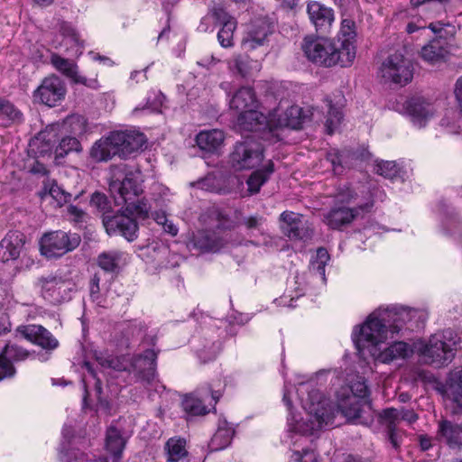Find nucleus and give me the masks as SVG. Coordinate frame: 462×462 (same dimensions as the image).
Wrapping results in <instances>:
<instances>
[{
    "label": "nucleus",
    "mask_w": 462,
    "mask_h": 462,
    "mask_svg": "<svg viewBox=\"0 0 462 462\" xmlns=\"http://www.w3.org/2000/svg\"><path fill=\"white\" fill-rule=\"evenodd\" d=\"M420 316L418 310L404 307L380 308L367 317L358 331L354 330L353 340L360 353L367 348L371 355L375 356L380 344L393 338L405 323Z\"/></svg>",
    "instance_id": "obj_1"
},
{
    "label": "nucleus",
    "mask_w": 462,
    "mask_h": 462,
    "mask_svg": "<svg viewBox=\"0 0 462 462\" xmlns=\"http://www.w3.org/2000/svg\"><path fill=\"white\" fill-rule=\"evenodd\" d=\"M374 196V189L368 186L339 188L335 195V206L324 215V222L332 229L350 225L371 212Z\"/></svg>",
    "instance_id": "obj_2"
},
{
    "label": "nucleus",
    "mask_w": 462,
    "mask_h": 462,
    "mask_svg": "<svg viewBox=\"0 0 462 462\" xmlns=\"http://www.w3.org/2000/svg\"><path fill=\"white\" fill-rule=\"evenodd\" d=\"M297 393L300 395L305 417L290 413L288 429L300 435L314 434L323 427L331 425L334 412L329 402L316 389H310L307 383H300Z\"/></svg>",
    "instance_id": "obj_3"
},
{
    "label": "nucleus",
    "mask_w": 462,
    "mask_h": 462,
    "mask_svg": "<svg viewBox=\"0 0 462 462\" xmlns=\"http://www.w3.org/2000/svg\"><path fill=\"white\" fill-rule=\"evenodd\" d=\"M157 352L146 349L142 355L136 356H113L100 354L97 356L98 364L106 370L108 375L127 372L134 374L136 380L151 383L156 375Z\"/></svg>",
    "instance_id": "obj_4"
},
{
    "label": "nucleus",
    "mask_w": 462,
    "mask_h": 462,
    "mask_svg": "<svg viewBox=\"0 0 462 462\" xmlns=\"http://www.w3.org/2000/svg\"><path fill=\"white\" fill-rule=\"evenodd\" d=\"M302 50L310 61L319 66L332 67L340 64L347 67L353 62L352 52H343L335 42L327 38L305 37Z\"/></svg>",
    "instance_id": "obj_5"
},
{
    "label": "nucleus",
    "mask_w": 462,
    "mask_h": 462,
    "mask_svg": "<svg viewBox=\"0 0 462 462\" xmlns=\"http://www.w3.org/2000/svg\"><path fill=\"white\" fill-rule=\"evenodd\" d=\"M451 330L430 337L428 342L417 340L414 342V351L418 353L425 364L441 367L451 362L455 356L456 344L452 341Z\"/></svg>",
    "instance_id": "obj_6"
},
{
    "label": "nucleus",
    "mask_w": 462,
    "mask_h": 462,
    "mask_svg": "<svg viewBox=\"0 0 462 462\" xmlns=\"http://www.w3.org/2000/svg\"><path fill=\"white\" fill-rule=\"evenodd\" d=\"M143 178L139 171H127L125 165L111 168L109 191L117 205H125L143 193Z\"/></svg>",
    "instance_id": "obj_7"
},
{
    "label": "nucleus",
    "mask_w": 462,
    "mask_h": 462,
    "mask_svg": "<svg viewBox=\"0 0 462 462\" xmlns=\"http://www.w3.org/2000/svg\"><path fill=\"white\" fill-rule=\"evenodd\" d=\"M367 397V385L363 379H358L337 393V411H340L349 420L357 419L364 406L369 404Z\"/></svg>",
    "instance_id": "obj_8"
},
{
    "label": "nucleus",
    "mask_w": 462,
    "mask_h": 462,
    "mask_svg": "<svg viewBox=\"0 0 462 462\" xmlns=\"http://www.w3.org/2000/svg\"><path fill=\"white\" fill-rule=\"evenodd\" d=\"M86 131L87 120L79 115H72L62 122L51 124L37 137V141L42 143V146L39 147V152L44 154L51 151L57 142L58 134H69L76 137L85 134Z\"/></svg>",
    "instance_id": "obj_9"
},
{
    "label": "nucleus",
    "mask_w": 462,
    "mask_h": 462,
    "mask_svg": "<svg viewBox=\"0 0 462 462\" xmlns=\"http://www.w3.org/2000/svg\"><path fill=\"white\" fill-rule=\"evenodd\" d=\"M230 109L236 111L237 115L236 126L242 129H252L257 125L256 123L247 121V116H253L256 121L258 118H263L258 108V102L255 94L251 88L243 87L239 88L230 100ZM259 124V122H258ZM262 123H260L261 125Z\"/></svg>",
    "instance_id": "obj_10"
},
{
    "label": "nucleus",
    "mask_w": 462,
    "mask_h": 462,
    "mask_svg": "<svg viewBox=\"0 0 462 462\" xmlns=\"http://www.w3.org/2000/svg\"><path fill=\"white\" fill-rule=\"evenodd\" d=\"M80 237L77 234L61 230L44 234L40 240V250L47 258L60 257L79 246Z\"/></svg>",
    "instance_id": "obj_11"
},
{
    "label": "nucleus",
    "mask_w": 462,
    "mask_h": 462,
    "mask_svg": "<svg viewBox=\"0 0 462 462\" xmlns=\"http://www.w3.org/2000/svg\"><path fill=\"white\" fill-rule=\"evenodd\" d=\"M379 74L385 82L406 85L412 79L413 68L402 53L395 52L383 60Z\"/></svg>",
    "instance_id": "obj_12"
},
{
    "label": "nucleus",
    "mask_w": 462,
    "mask_h": 462,
    "mask_svg": "<svg viewBox=\"0 0 462 462\" xmlns=\"http://www.w3.org/2000/svg\"><path fill=\"white\" fill-rule=\"evenodd\" d=\"M38 284L43 298L53 304H59L70 299L74 282L61 274H49L39 279Z\"/></svg>",
    "instance_id": "obj_13"
},
{
    "label": "nucleus",
    "mask_w": 462,
    "mask_h": 462,
    "mask_svg": "<svg viewBox=\"0 0 462 462\" xmlns=\"http://www.w3.org/2000/svg\"><path fill=\"white\" fill-rule=\"evenodd\" d=\"M263 158V145L248 139L238 143L231 154V163L236 170H246L258 166Z\"/></svg>",
    "instance_id": "obj_14"
},
{
    "label": "nucleus",
    "mask_w": 462,
    "mask_h": 462,
    "mask_svg": "<svg viewBox=\"0 0 462 462\" xmlns=\"http://www.w3.org/2000/svg\"><path fill=\"white\" fill-rule=\"evenodd\" d=\"M380 418L388 430L391 444L394 448H398L402 439V432L398 426L402 421L412 424L417 420L418 415L412 410L388 408L381 412Z\"/></svg>",
    "instance_id": "obj_15"
},
{
    "label": "nucleus",
    "mask_w": 462,
    "mask_h": 462,
    "mask_svg": "<svg viewBox=\"0 0 462 462\" xmlns=\"http://www.w3.org/2000/svg\"><path fill=\"white\" fill-rule=\"evenodd\" d=\"M65 95L66 88L62 80L56 76H51L45 78L35 90L34 98L38 102L51 107L60 103Z\"/></svg>",
    "instance_id": "obj_16"
},
{
    "label": "nucleus",
    "mask_w": 462,
    "mask_h": 462,
    "mask_svg": "<svg viewBox=\"0 0 462 462\" xmlns=\"http://www.w3.org/2000/svg\"><path fill=\"white\" fill-rule=\"evenodd\" d=\"M111 139L118 150L117 155L122 158L138 152L146 142L144 134L135 130L112 132Z\"/></svg>",
    "instance_id": "obj_17"
},
{
    "label": "nucleus",
    "mask_w": 462,
    "mask_h": 462,
    "mask_svg": "<svg viewBox=\"0 0 462 462\" xmlns=\"http://www.w3.org/2000/svg\"><path fill=\"white\" fill-rule=\"evenodd\" d=\"M16 334L46 350H53L59 346V341L49 330L40 325L19 326L16 328Z\"/></svg>",
    "instance_id": "obj_18"
},
{
    "label": "nucleus",
    "mask_w": 462,
    "mask_h": 462,
    "mask_svg": "<svg viewBox=\"0 0 462 462\" xmlns=\"http://www.w3.org/2000/svg\"><path fill=\"white\" fill-rule=\"evenodd\" d=\"M220 396L218 391L210 392V395L206 393L187 395L182 401V407L189 415H205L210 411L208 406L214 407Z\"/></svg>",
    "instance_id": "obj_19"
},
{
    "label": "nucleus",
    "mask_w": 462,
    "mask_h": 462,
    "mask_svg": "<svg viewBox=\"0 0 462 462\" xmlns=\"http://www.w3.org/2000/svg\"><path fill=\"white\" fill-rule=\"evenodd\" d=\"M307 14L310 23L319 33L329 32L334 21L335 14L332 8L326 6L318 1H310L307 4Z\"/></svg>",
    "instance_id": "obj_20"
},
{
    "label": "nucleus",
    "mask_w": 462,
    "mask_h": 462,
    "mask_svg": "<svg viewBox=\"0 0 462 462\" xmlns=\"http://www.w3.org/2000/svg\"><path fill=\"white\" fill-rule=\"evenodd\" d=\"M273 131L277 128L290 127L299 129L306 117L303 110L299 106H290L283 110L282 106L272 112Z\"/></svg>",
    "instance_id": "obj_21"
},
{
    "label": "nucleus",
    "mask_w": 462,
    "mask_h": 462,
    "mask_svg": "<svg viewBox=\"0 0 462 462\" xmlns=\"http://www.w3.org/2000/svg\"><path fill=\"white\" fill-rule=\"evenodd\" d=\"M273 32V24L265 17L254 20L243 40V45L247 50H253L265 43L267 37Z\"/></svg>",
    "instance_id": "obj_22"
},
{
    "label": "nucleus",
    "mask_w": 462,
    "mask_h": 462,
    "mask_svg": "<svg viewBox=\"0 0 462 462\" xmlns=\"http://www.w3.org/2000/svg\"><path fill=\"white\" fill-rule=\"evenodd\" d=\"M24 239V235L19 231L8 232L0 241V262L16 260L23 249Z\"/></svg>",
    "instance_id": "obj_23"
},
{
    "label": "nucleus",
    "mask_w": 462,
    "mask_h": 462,
    "mask_svg": "<svg viewBox=\"0 0 462 462\" xmlns=\"http://www.w3.org/2000/svg\"><path fill=\"white\" fill-rule=\"evenodd\" d=\"M51 64L68 78L71 79L75 83L82 84L88 88L97 89L99 83L97 79H87L78 73L77 65L67 59L57 54H53L51 59Z\"/></svg>",
    "instance_id": "obj_24"
},
{
    "label": "nucleus",
    "mask_w": 462,
    "mask_h": 462,
    "mask_svg": "<svg viewBox=\"0 0 462 462\" xmlns=\"http://www.w3.org/2000/svg\"><path fill=\"white\" fill-rule=\"evenodd\" d=\"M107 232H116L128 241L137 238L138 225L136 221L126 215H116L111 218L104 219Z\"/></svg>",
    "instance_id": "obj_25"
},
{
    "label": "nucleus",
    "mask_w": 462,
    "mask_h": 462,
    "mask_svg": "<svg viewBox=\"0 0 462 462\" xmlns=\"http://www.w3.org/2000/svg\"><path fill=\"white\" fill-rule=\"evenodd\" d=\"M213 15L217 23L222 24V28L217 33V40L223 48L233 46L234 32L236 28V21L229 15L223 7H216L213 10Z\"/></svg>",
    "instance_id": "obj_26"
},
{
    "label": "nucleus",
    "mask_w": 462,
    "mask_h": 462,
    "mask_svg": "<svg viewBox=\"0 0 462 462\" xmlns=\"http://www.w3.org/2000/svg\"><path fill=\"white\" fill-rule=\"evenodd\" d=\"M407 111L412 123L418 127H422L433 116L435 107L421 97H413L408 101Z\"/></svg>",
    "instance_id": "obj_27"
},
{
    "label": "nucleus",
    "mask_w": 462,
    "mask_h": 462,
    "mask_svg": "<svg viewBox=\"0 0 462 462\" xmlns=\"http://www.w3.org/2000/svg\"><path fill=\"white\" fill-rule=\"evenodd\" d=\"M436 437L451 448L459 447L462 444V426L448 420H441L438 423Z\"/></svg>",
    "instance_id": "obj_28"
},
{
    "label": "nucleus",
    "mask_w": 462,
    "mask_h": 462,
    "mask_svg": "<svg viewBox=\"0 0 462 462\" xmlns=\"http://www.w3.org/2000/svg\"><path fill=\"white\" fill-rule=\"evenodd\" d=\"M282 229L291 239H303L307 231L303 227L301 216L294 212L285 211L281 217Z\"/></svg>",
    "instance_id": "obj_29"
},
{
    "label": "nucleus",
    "mask_w": 462,
    "mask_h": 462,
    "mask_svg": "<svg viewBox=\"0 0 462 462\" xmlns=\"http://www.w3.org/2000/svg\"><path fill=\"white\" fill-rule=\"evenodd\" d=\"M163 450L167 462H189L187 441L183 438H170Z\"/></svg>",
    "instance_id": "obj_30"
},
{
    "label": "nucleus",
    "mask_w": 462,
    "mask_h": 462,
    "mask_svg": "<svg viewBox=\"0 0 462 462\" xmlns=\"http://www.w3.org/2000/svg\"><path fill=\"white\" fill-rule=\"evenodd\" d=\"M225 134L218 129L204 130L196 136L199 149L208 152H217L223 146Z\"/></svg>",
    "instance_id": "obj_31"
},
{
    "label": "nucleus",
    "mask_w": 462,
    "mask_h": 462,
    "mask_svg": "<svg viewBox=\"0 0 462 462\" xmlns=\"http://www.w3.org/2000/svg\"><path fill=\"white\" fill-rule=\"evenodd\" d=\"M228 69L245 78L255 71H259L261 64L258 60L250 59L245 54H236L227 61Z\"/></svg>",
    "instance_id": "obj_32"
},
{
    "label": "nucleus",
    "mask_w": 462,
    "mask_h": 462,
    "mask_svg": "<svg viewBox=\"0 0 462 462\" xmlns=\"http://www.w3.org/2000/svg\"><path fill=\"white\" fill-rule=\"evenodd\" d=\"M127 254L122 251L113 250L101 253L97 257L98 266L106 273H116L126 263Z\"/></svg>",
    "instance_id": "obj_33"
},
{
    "label": "nucleus",
    "mask_w": 462,
    "mask_h": 462,
    "mask_svg": "<svg viewBox=\"0 0 462 462\" xmlns=\"http://www.w3.org/2000/svg\"><path fill=\"white\" fill-rule=\"evenodd\" d=\"M355 23L349 19H344L341 23L340 31L335 42L343 52H352L353 60L356 58V47L354 44L356 38Z\"/></svg>",
    "instance_id": "obj_34"
},
{
    "label": "nucleus",
    "mask_w": 462,
    "mask_h": 462,
    "mask_svg": "<svg viewBox=\"0 0 462 462\" xmlns=\"http://www.w3.org/2000/svg\"><path fill=\"white\" fill-rule=\"evenodd\" d=\"M118 150L111 139V134L105 138L97 140L91 147L90 156L95 162H106L117 155Z\"/></svg>",
    "instance_id": "obj_35"
},
{
    "label": "nucleus",
    "mask_w": 462,
    "mask_h": 462,
    "mask_svg": "<svg viewBox=\"0 0 462 462\" xmlns=\"http://www.w3.org/2000/svg\"><path fill=\"white\" fill-rule=\"evenodd\" d=\"M414 351V344L411 347L403 341H397L378 354L377 359L383 363H390L397 358H405Z\"/></svg>",
    "instance_id": "obj_36"
},
{
    "label": "nucleus",
    "mask_w": 462,
    "mask_h": 462,
    "mask_svg": "<svg viewBox=\"0 0 462 462\" xmlns=\"http://www.w3.org/2000/svg\"><path fill=\"white\" fill-rule=\"evenodd\" d=\"M448 55V50L445 42L440 39H434L428 44L422 47L420 51L421 58L430 63H437L443 60Z\"/></svg>",
    "instance_id": "obj_37"
},
{
    "label": "nucleus",
    "mask_w": 462,
    "mask_h": 462,
    "mask_svg": "<svg viewBox=\"0 0 462 462\" xmlns=\"http://www.w3.org/2000/svg\"><path fill=\"white\" fill-rule=\"evenodd\" d=\"M233 435L234 429L226 420H220L217 430L210 440V449L212 451L224 449L231 443Z\"/></svg>",
    "instance_id": "obj_38"
},
{
    "label": "nucleus",
    "mask_w": 462,
    "mask_h": 462,
    "mask_svg": "<svg viewBox=\"0 0 462 462\" xmlns=\"http://www.w3.org/2000/svg\"><path fill=\"white\" fill-rule=\"evenodd\" d=\"M126 439L121 431L114 426H110L106 431V447L115 457H120L125 448Z\"/></svg>",
    "instance_id": "obj_39"
},
{
    "label": "nucleus",
    "mask_w": 462,
    "mask_h": 462,
    "mask_svg": "<svg viewBox=\"0 0 462 462\" xmlns=\"http://www.w3.org/2000/svg\"><path fill=\"white\" fill-rule=\"evenodd\" d=\"M194 247L203 251H217L223 246V241L208 233L199 232L193 239Z\"/></svg>",
    "instance_id": "obj_40"
},
{
    "label": "nucleus",
    "mask_w": 462,
    "mask_h": 462,
    "mask_svg": "<svg viewBox=\"0 0 462 462\" xmlns=\"http://www.w3.org/2000/svg\"><path fill=\"white\" fill-rule=\"evenodd\" d=\"M273 172V164L271 162L264 169L253 172L247 180L248 190L251 193H257Z\"/></svg>",
    "instance_id": "obj_41"
},
{
    "label": "nucleus",
    "mask_w": 462,
    "mask_h": 462,
    "mask_svg": "<svg viewBox=\"0 0 462 462\" xmlns=\"http://www.w3.org/2000/svg\"><path fill=\"white\" fill-rule=\"evenodd\" d=\"M61 139L55 148V157H64L70 152H79L81 150L80 143L75 136L69 134H60Z\"/></svg>",
    "instance_id": "obj_42"
},
{
    "label": "nucleus",
    "mask_w": 462,
    "mask_h": 462,
    "mask_svg": "<svg viewBox=\"0 0 462 462\" xmlns=\"http://www.w3.org/2000/svg\"><path fill=\"white\" fill-rule=\"evenodd\" d=\"M261 116L263 117V118H258L259 119V123H263V124H257V125H255L254 127H252V129H242L240 127H237L240 131H248V132H259V133H263L266 139H268V135H271L273 134V116H272V113L269 114V116H266L265 115H263V112H261ZM247 121L248 122H252V123H256V120L254 119L253 116H247ZM257 123H258V120H257Z\"/></svg>",
    "instance_id": "obj_43"
},
{
    "label": "nucleus",
    "mask_w": 462,
    "mask_h": 462,
    "mask_svg": "<svg viewBox=\"0 0 462 462\" xmlns=\"http://www.w3.org/2000/svg\"><path fill=\"white\" fill-rule=\"evenodd\" d=\"M327 102L328 112L325 126L328 134H332L339 127L343 119V115L341 109L333 106L330 100H328Z\"/></svg>",
    "instance_id": "obj_44"
},
{
    "label": "nucleus",
    "mask_w": 462,
    "mask_h": 462,
    "mask_svg": "<svg viewBox=\"0 0 462 462\" xmlns=\"http://www.w3.org/2000/svg\"><path fill=\"white\" fill-rule=\"evenodd\" d=\"M1 354L4 357L12 363L24 361L30 356L29 351L14 343H7Z\"/></svg>",
    "instance_id": "obj_45"
},
{
    "label": "nucleus",
    "mask_w": 462,
    "mask_h": 462,
    "mask_svg": "<svg viewBox=\"0 0 462 462\" xmlns=\"http://www.w3.org/2000/svg\"><path fill=\"white\" fill-rule=\"evenodd\" d=\"M125 205V210L130 214L136 215L141 218H146L149 216L151 205L145 199H138V198H136L135 199H131Z\"/></svg>",
    "instance_id": "obj_46"
},
{
    "label": "nucleus",
    "mask_w": 462,
    "mask_h": 462,
    "mask_svg": "<svg viewBox=\"0 0 462 462\" xmlns=\"http://www.w3.org/2000/svg\"><path fill=\"white\" fill-rule=\"evenodd\" d=\"M328 260L329 254L328 251L321 247L317 250L316 257L311 261V270L316 272L322 281H326L325 267Z\"/></svg>",
    "instance_id": "obj_47"
},
{
    "label": "nucleus",
    "mask_w": 462,
    "mask_h": 462,
    "mask_svg": "<svg viewBox=\"0 0 462 462\" xmlns=\"http://www.w3.org/2000/svg\"><path fill=\"white\" fill-rule=\"evenodd\" d=\"M447 394L457 406L462 407V371L457 379H450Z\"/></svg>",
    "instance_id": "obj_48"
},
{
    "label": "nucleus",
    "mask_w": 462,
    "mask_h": 462,
    "mask_svg": "<svg viewBox=\"0 0 462 462\" xmlns=\"http://www.w3.org/2000/svg\"><path fill=\"white\" fill-rule=\"evenodd\" d=\"M290 462H319L318 456L314 450L302 448H297L296 443L293 444L292 454Z\"/></svg>",
    "instance_id": "obj_49"
},
{
    "label": "nucleus",
    "mask_w": 462,
    "mask_h": 462,
    "mask_svg": "<svg viewBox=\"0 0 462 462\" xmlns=\"http://www.w3.org/2000/svg\"><path fill=\"white\" fill-rule=\"evenodd\" d=\"M21 118V113L7 100L0 99V119L11 122Z\"/></svg>",
    "instance_id": "obj_50"
},
{
    "label": "nucleus",
    "mask_w": 462,
    "mask_h": 462,
    "mask_svg": "<svg viewBox=\"0 0 462 462\" xmlns=\"http://www.w3.org/2000/svg\"><path fill=\"white\" fill-rule=\"evenodd\" d=\"M376 172L386 179L392 180L398 175L399 169L394 162L386 161L377 163Z\"/></svg>",
    "instance_id": "obj_51"
},
{
    "label": "nucleus",
    "mask_w": 462,
    "mask_h": 462,
    "mask_svg": "<svg viewBox=\"0 0 462 462\" xmlns=\"http://www.w3.org/2000/svg\"><path fill=\"white\" fill-rule=\"evenodd\" d=\"M50 196L57 201L59 206H62L71 200L72 195L65 191L57 183H52L49 189Z\"/></svg>",
    "instance_id": "obj_52"
},
{
    "label": "nucleus",
    "mask_w": 462,
    "mask_h": 462,
    "mask_svg": "<svg viewBox=\"0 0 462 462\" xmlns=\"http://www.w3.org/2000/svg\"><path fill=\"white\" fill-rule=\"evenodd\" d=\"M193 186L198 189L210 191V192H220V187L218 185V180L214 175H208L206 178L197 181L193 184Z\"/></svg>",
    "instance_id": "obj_53"
},
{
    "label": "nucleus",
    "mask_w": 462,
    "mask_h": 462,
    "mask_svg": "<svg viewBox=\"0 0 462 462\" xmlns=\"http://www.w3.org/2000/svg\"><path fill=\"white\" fill-rule=\"evenodd\" d=\"M15 372L13 363L4 357L0 353V381L13 377Z\"/></svg>",
    "instance_id": "obj_54"
},
{
    "label": "nucleus",
    "mask_w": 462,
    "mask_h": 462,
    "mask_svg": "<svg viewBox=\"0 0 462 462\" xmlns=\"http://www.w3.org/2000/svg\"><path fill=\"white\" fill-rule=\"evenodd\" d=\"M153 99L152 100L151 96L147 97L145 107L152 111L158 110L165 99V97L161 92H152Z\"/></svg>",
    "instance_id": "obj_55"
},
{
    "label": "nucleus",
    "mask_w": 462,
    "mask_h": 462,
    "mask_svg": "<svg viewBox=\"0 0 462 462\" xmlns=\"http://www.w3.org/2000/svg\"><path fill=\"white\" fill-rule=\"evenodd\" d=\"M86 455L79 450L71 449L64 454L61 459L64 462H86Z\"/></svg>",
    "instance_id": "obj_56"
},
{
    "label": "nucleus",
    "mask_w": 462,
    "mask_h": 462,
    "mask_svg": "<svg viewBox=\"0 0 462 462\" xmlns=\"http://www.w3.org/2000/svg\"><path fill=\"white\" fill-rule=\"evenodd\" d=\"M91 203L102 211H105L107 208L106 197L101 193H94L91 198Z\"/></svg>",
    "instance_id": "obj_57"
},
{
    "label": "nucleus",
    "mask_w": 462,
    "mask_h": 462,
    "mask_svg": "<svg viewBox=\"0 0 462 462\" xmlns=\"http://www.w3.org/2000/svg\"><path fill=\"white\" fill-rule=\"evenodd\" d=\"M263 218L259 216H251L244 220V224L248 229L257 228L262 224Z\"/></svg>",
    "instance_id": "obj_58"
},
{
    "label": "nucleus",
    "mask_w": 462,
    "mask_h": 462,
    "mask_svg": "<svg viewBox=\"0 0 462 462\" xmlns=\"http://www.w3.org/2000/svg\"><path fill=\"white\" fill-rule=\"evenodd\" d=\"M219 62H220L219 59L211 55L208 57L202 58L200 60L198 61V64L199 66L205 67L207 69H211Z\"/></svg>",
    "instance_id": "obj_59"
},
{
    "label": "nucleus",
    "mask_w": 462,
    "mask_h": 462,
    "mask_svg": "<svg viewBox=\"0 0 462 462\" xmlns=\"http://www.w3.org/2000/svg\"><path fill=\"white\" fill-rule=\"evenodd\" d=\"M68 214L74 221H80L84 216V212L76 206L69 205L67 208Z\"/></svg>",
    "instance_id": "obj_60"
},
{
    "label": "nucleus",
    "mask_w": 462,
    "mask_h": 462,
    "mask_svg": "<svg viewBox=\"0 0 462 462\" xmlns=\"http://www.w3.org/2000/svg\"><path fill=\"white\" fill-rule=\"evenodd\" d=\"M455 96L457 101L460 111L462 112V77H460L456 83Z\"/></svg>",
    "instance_id": "obj_61"
},
{
    "label": "nucleus",
    "mask_w": 462,
    "mask_h": 462,
    "mask_svg": "<svg viewBox=\"0 0 462 462\" xmlns=\"http://www.w3.org/2000/svg\"><path fill=\"white\" fill-rule=\"evenodd\" d=\"M162 226L164 231L172 236H175L178 234V227L170 220H168Z\"/></svg>",
    "instance_id": "obj_62"
},
{
    "label": "nucleus",
    "mask_w": 462,
    "mask_h": 462,
    "mask_svg": "<svg viewBox=\"0 0 462 462\" xmlns=\"http://www.w3.org/2000/svg\"><path fill=\"white\" fill-rule=\"evenodd\" d=\"M420 445L421 449L428 450L431 448V439L427 436L420 437Z\"/></svg>",
    "instance_id": "obj_63"
},
{
    "label": "nucleus",
    "mask_w": 462,
    "mask_h": 462,
    "mask_svg": "<svg viewBox=\"0 0 462 462\" xmlns=\"http://www.w3.org/2000/svg\"><path fill=\"white\" fill-rule=\"evenodd\" d=\"M153 217L156 223L162 226L165 225L168 221V218L163 212H156Z\"/></svg>",
    "instance_id": "obj_64"
}]
</instances>
